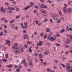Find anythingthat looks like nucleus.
<instances>
[{"label": "nucleus", "instance_id": "1", "mask_svg": "<svg viewBox=\"0 0 72 72\" xmlns=\"http://www.w3.org/2000/svg\"><path fill=\"white\" fill-rule=\"evenodd\" d=\"M31 4L30 6H27V7H26L25 8L23 9V10H25V11H26L27 10V9H29L30 7H32V6L34 5V4L32 2H31Z\"/></svg>", "mask_w": 72, "mask_h": 72}, {"label": "nucleus", "instance_id": "2", "mask_svg": "<svg viewBox=\"0 0 72 72\" xmlns=\"http://www.w3.org/2000/svg\"><path fill=\"white\" fill-rule=\"evenodd\" d=\"M13 49H16V52L17 53H19V50L18 49V47H17V46L13 47Z\"/></svg>", "mask_w": 72, "mask_h": 72}, {"label": "nucleus", "instance_id": "3", "mask_svg": "<svg viewBox=\"0 0 72 72\" xmlns=\"http://www.w3.org/2000/svg\"><path fill=\"white\" fill-rule=\"evenodd\" d=\"M41 8H42L43 9H45V8H47V6L44 4H42L41 5Z\"/></svg>", "mask_w": 72, "mask_h": 72}, {"label": "nucleus", "instance_id": "4", "mask_svg": "<svg viewBox=\"0 0 72 72\" xmlns=\"http://www.w3.org/2000/svg\"><path fill=\"white\" fill-rule=\"evenodd\" d=\"M39 43H38L37 44V46H40L42 45V42L39 41Z\"/></svg>", "mask_w": 72, "mask_h": 72}, {"label": "nucleus", "instance_id": "5", "mask_svg": "<svg viewBox=\"0 0 72 72\" xmlns=\"http://www.w3.org/2000/svg\"><path fill=\"white\" fill-rule=\"evenodd\" d=\"M72 68L70 67V66H68L66 68V69L67 71H68V70H70L71 69H72Z\"/></svg>", "mask_w": 72, "mask_h": 72}, {"label": "nucleus", "instance_id": "6", "mask_svg": "<svg viewBox=\"0 0 72 72\" xmlns=\"http://www.w3.org/2000/svg\"><path fill=\"white\" fill-rule=\"evenodd\" d=\"M6 44L8 45L9 46H10V41L8 40H7L6 41Z\"/></svg>", "mask_w": 72, "mask_h": 72}, {"label": "nucleus", "instance_id": "7", "mask_svg": "<svg viewBox=\"0 0 72 72\" xmlns=\"http://www.w3.org/2000/svg\"><path fill=\"white\" fill-rule=\"evenodd\" d=\"M53 18L54 19H56L57 18V15H53Z\"/></svg>", "mask_w": 72, "mask_h": 72}, {"label": "nucleus", "instance_id": "8", "mask_svg": "<svg viewBox=\"0 0 72 72\" xmlns=\"http://www.w3.org/2000/svg\"><path fill=\"white\" fill-rule=\"evenodd\" d=\"M72 8H68L67 9V11L68 13H70L71 12H72Z\"/></svg>", "mask_w": 72, "mask_h": 72}, {"label": "nucleus", "instance_id": "9", "mask_svg": "<svg viewBox=\"0 0 72 72\" xmlns=\"http://www.w3.org/2000/svg\"><path fill=\"white\" fill-rule=\"evenodd\" d=\"M56 39V38L55 39L54 38L52 37H51V41H54V40H55Z\"/></svg>", "mask_w": 72, "mask_h": 72}, {"label": "nucleus", "instance_id": "10", "mask_svg": "<svg viewBox=\"0 0 72 72\" xmlns=\"http://www.w3.org/2000/svg\"><path fill=\"white\" fill-rule=\"evenodd\" d=\"M39 58H41L42 57V54L41 53H40L38 55Z\"/></svg>", "mask_w": 72, "mask_h": 72}, {"label": "nucleus", "instance_id": "11", "mask_svg": "<svg viewBox=\"0 0 72 72\" xmlns=\"http://www.w3.org/2000/svg\"><path fill=\"white\" fill-rule=\"evenodd\" d=\"M28 36V35H24V39H26V38H27Z\"/></svg>", "mask_w": 72, "mask_h": 72}, {"label": "nucleus", "instance_id": "12", "mask_svg": "<svg viewBox=\"0 0 72 72\" xmlns=\"http://www.w3.org/2000/svg\"><path fill=\"white\" fill-rule=\"evenodd\" d=\"M29 65L30 66V67H32V62L31 61H29Z\"/></svg>", "mask_w": 72, "mask_h": 72}, {"label": "nucleus", "instance_id": "13", "mask_svg": "<svg viewBox=\"0 0 72 72\" xmlns=\"http://www.w3.org/2000/svg\"><path fill=\"white\" fill-rule=\"evenodd\" d=\"M24 28H27V23L25 22L24 23Z\"/></svg>", "mask_w": 72, "mask_h": 72}, {"label": "nucleus", "instance_id": "14", "mask_svg": "<svg viewBox=\"0 0 72 72\" xmlns=\"http://www.w3.org/2000/svg\"><path fill=\"white\" fill-rule=\"evenodd\" d=\"M2 60L4 62H6V61H7V60H8L7 59L5 60V58H3L2 59Z\"/></svg>", "mask_w": 72, "mask_h": 72}, {"label": "nucleus", "instance_id": "15", "mask_svg": "<svg viewBox=\"0 0 72 72\" xmlns=\"http://www.w3.org/2000/svg\"><path fill=\"white\" fill-rule=\"evenodd\" d=\"M41 11L42 13H45L46 12V11L43 9L41 10Z\"/></svg>", "mask_w": 72, "mask_h": 72}, {"label": "nucleus", "instance_id": "16", "mask_svg": "<svg viewBox=\"0 0 72 72\" xmlns=\"http://www.w3.org/2000/svg\"><path fill=\"white\" fill-rule=\"evenodd\" d=\"M64 43L65 44H67V45H68V44L69 43V42H68V41H67V40H66V41L64 42Z\"/></svg>", "mask_w": 72, "mask_h": 72}, {"label": "nucleus", "instance_id": "17", "mask_svg": "<svg viewBox=\"0 0 72 72\" xmlns=\"http://www.w3.org/2000/svg\"><path fill=\"white\" fill-rule=\"evenodd\" d=\"M12 67V65H9L7 66V67H8V68H11Z\"/></svg>", "mask_w": 72, "mask_h": 72}, {"label": "nucleus", "instance_id": "18", "mask_svg": "<svg viewBox=\"0 0 72 72\" xmlns=\"http://www.w3.org/2000/svg\"><path fill=\"white\" fill-rule=\"evenodd\" d=\"M64 29L63 28L62 30H61L60 31V32H61V33H63V32H64Z\"/></svg>", "mask_w": 72, "mask_h": 72}, {"label": "nucleus", "instance_id": "19", "mask_svg": "<svg viewBox=\"0 0 72 72\" xmlns=\"http://www.w3.org/2000/svg\"><path fill=\"white\" fill-rule=\"evenodd\" d=\"M44 66H47V65H48V63H47L45 62H44Z\"/></svg>", "mask_w": 72, "mask_h": 72}, {"label": "nucleus", "instance_id": "20", "mask_svg": "<svg viewBox=\"0 0 72 72\" xmlns=\"http://www.w3.org/2000/svg\"><path fill=\"white\" fill-rule=\"evenodd\" d=\"M50 43H49L48 42H46V45H48V46H50Z\"/></svg>", "mask_w": 72, "mask_h": 72}, {"label": "nucleus", "instance_id": "21", "mask_svg": "<svg viewBox=\"0 0 72 72\" xmlns=\"http://www.w3.org/2000/svg\"><path fill=\"white\" fill-rule=\"evenodd\" d=\"M18 45V43H16L14 44V46H13L12 47V49H13V47H15V46H17Z\"/></svg>", "mask_w": 72, "mask_h": 72}, {"label": "nucleus", "instance_id": "22", "mask_svg": "<svg viewBox=\"0 0 72 72\" xmlns=\"http://www.w3.org/2000/svg\"><path fill=\"white\" fill-rule=\"evenodd\" d=\"M14 26H15L14 24H13L11 25L10 27L12 28H13V27H14Z\"/></svg>", "mask_w": 72, "mask_h": 72}, {"label": "nucleus", "instance_id": "23", "mask_svg": "<svg viewBox=\"0 0 72 72\" xmlns=\"http://www.w3.org/2000/svg\"><path fill=\"white\" fill-rule=\"evenodd\" d=\"M59 10H58V13H59L60 15H61V16H62V13H61V12H60V11H59Z\"/></svg>", "mask_w": 72, "mask_h": 72}, {"label": "nucleus", "instance_id": "24", "mask_svg": "<svg viewBox=\"0 0 72 72\" xmlns=\"http://www.w3.org/2000/svg\"><path fill=\"white\" fill-rule=\"evenodd\" d=\"M71 25H68L67 27L69 28H71Z\"/></svg>", "mask_w": 72, "mask_h": 72}, {"label": "nucleus", "instance_id": "25", "mask_svg": "<svg viewBox=\"0 0 72 72\" xmlns=\"http://www.w3.org/2000/svg\"><path fill=\"white\" fill-rule=\"evenodd\" d=\"M44 54L46 55L48 54H49V51H47L44 52Z\"/></svg>", "mask_w": 72, "mask_h": 72}, {"label": "nucleus", "instance_id": "26", "mask_svg": "<svg viewBox=\"0 0 72 72\" xmlns=\"http://www.w3.org/2000/svg\"><path fill=\"white\" fill-rule=\"evenodd\" d=\"M40 60L41 61L42 64L43 63V59L42 58H40Z\"/></svg>", "mask_w": 72, "mask_h": 72}, {"label": "nucleus", "instance_id": "27", "mask_svg": "<svg viewBox=\"0 0 72 72\" xmlns=\"http://www.w3.org/2000/svg\"><path fill=\"white\" fill-rule=\"evenodd\" d=\"M10 10H14V7H11L10 8Z\"/></svg>", "mask_w": 72, "mask_h": 72}, {"label": "nucleus", "instance_id": "28", "mask_svg": "<svg viewBox=\"0 0 72 72\" xmlns=\"http://www.w3.org/2000/svg\"><path fill=\"white\" fill-rule=\"evenodd\" d=\"M46 32H49V28H47L46 29Z\"/></svg>", "mask_w": 72, "mask_h": 72}, {"label": "nucleus", "instance_id": "29", "mask_svg": "<svg viewBox=\"0 0 72 72\" xmlns=\"http://www.w3.org/2000/svg\"><path fill=\"white\" fill-rule=\"evenodd\" d=\"M0 54L1 56H3V55H4V53H3L1 52H0Z\"/></svg>", "mask_w": 72, "mask_h": 72}, {"label": "nucleus", "instance_id": "30", "mask_svg": "<svg viewBox=\"0 0 72 72\" xmlns=\"http://www.w3.org/2000/svg\"><path fill=\"white\" fill-rule=\"evenodd\" d=\"M0 36H3V32H1L0 33Z\"/></svg>", "mask_w": 72, "mask_h": 72}, {"label": "nucleus", "instance_id": "31", "mask_svg": "<svg viewBox=\"0 0 72 72\" xmlns=\"http://www.w3.org/2000/svg\"><path fill=\"white\" fill-rule=\"evenodd\" d=\"M47 71H48V72H51V70L50 69H47L46 70Z\"/></svg>", "mask_w": 72, "mask_h": 72}, {"label": "nucleus", "instance_id": "32", "mask_svg": "<svg viewBox=\"0 0 72 72\" xmlns=\"http://www.w3.org/2000/svg\"><path fill=\"white\" fill-rule=\"evenodd\" d=\"M29 50L30 52H32V50H31V48H29Z\"/></svg>", "mask_w": 72, "mask_h": 72}, {"label": "nucleus", "instance_id": "33", "mask_svg": "<svg viewBox=\"0 0 72 72\" xmlns=\"http://www.w3.org/2000/svg\"><path fill=\"white\" fill-rule=\"evenodd\" d=\"M21 49H24V47L23 46H20Z\"/></svg>", "mask_w": 72, "mask_h": 72}, {"label": "nucleus", "instance_id": "34", "mask_svg": "<svg viewBox=\"0 0 72 72\" xmlns=\"http://www.w3.org/2000/svg\"><path fill=\"white\" fill-rule=\"evenodd\" d=\"M14 22V20L11 21L10 22V23H11H11H13V22Z\"/></svg>", "mask_w": 72, "mask_h": 72}, {"label": "nucleus", "instance_id": "35", "mask_svg": "<svg viewBox=\"0 0 72 72\" xmlns=\"http://www.w3.org/2000/svg\"><path fill=\"white\" fill-rule=\"evenodd\" d=\"M5 57L6 58H8V54H6L5 55Z\"/></svg>", "mask_w": 72, "mask_h": 72}, {"label": "nucleus", "instance_id": "36", "mask_svg": "<svg viewBox=\"0 0 72 72\" xmlns=\"http://www.w3.org/2000/svg\"><path fill=\"white\" fill-rule=\"evenodd\" d=\"M40 35L41 36H42L44 35V33H41L40 34Z\"/></svg>", "mask_w": 72, "mask_h": 72}, {"label": "nucleus", "instance_id": "37", "mask_svg": "<svg viewBox=\"0 0 72 72\" xmlns=\"http://www.w3.org/2000/svg\"><path fill=\"white\" fill-rule=\"evenodd\" d=\"M57 23H59L60 22V21L59 20H58L57 21Z\"/></svg>", "mask_w": 72, "mask_h": 72}, {"label": "nucleus", "instance_id": "38", "mask_svg": "<svg viewBox=\"0 0 72 72\" xmlns=\"http://www.w3.org/2000/svg\"><path fill=\"white\" fill-rule=\"evenodd\" d=\"M1 12H3V10H4V8H3V7H2L1 8Z\"/></svg>", "mask_w": 72, "mask_h": 72}, {"label": "nucleus", "instance_id": "39", "mask_svg": "<svg viewBox=\"0 0 72 72\" xmlns=\"http://www.w3.org/2000/svg\"><path fill=\"white\" fill-rule=\"evenodd\" d=\"M31 44V42H29V41H28L27 42V44Z\"/></svg>", "mask_w": 72, "mask_h": 72}, {"label": "nucleus", "instance_id": "40", "mask_svg": "<svg viewBox=\"0 0 72 72\" xmlns=\"http://www.w3.org/2000/svg\"><path fill=\"white\" fill-rule=\"evenodd\" d=\"M44 17H46V15H47V14L46 13H44Z\"/></svg>", "mask_w": 72, "mask_h": 72}, {"label": "nucleus", "instance_id": "41", "mask_svg": "<svg viewBox=\"0 0 72 72\" xmlns=\"http://www.w3.org/2000/svg\"><path fill=\"white\" fill-rule=\"evenodd\" d=\"M69 28H68V27H67L66 28V31H69Z\"/></svg>", "mask_w": 72, "mask_h": 72}, {"label": "nucleus", "instance_id": "42", "mask_svg": "<svg viewBox=\"0 0 72 72\" xmlns=\"http://www.w3.org/2000/svg\"><path fill=\"white\" fill-rule=\"evenodd\" d=\"M51 37H48V40H51Z\"/></svg>", "mask_w": 72, "mask_h": 72}, {"label": "nucleus", "instance_id": "43", "mask_svg": "<svg viewBox=\"0 0 72 72\" xmlns=\"http://www.w3.org/2000/svg\"><path fill=\"white\" fill-rule=\"evenodd\" d=\"M68 37H70V38H71V37H72V35H68Z\"/></svg>", "mask_w": 72, "mask_h": 72}, {"label": "nucleus", "instance_id": "44", "mask_svg": "<svg viewBox=\"0 0 72 72\" xmlns=\"http://www.w3.org/2000/svg\"><path fill=\"white\" fill-rule=\"evenodd\" d=\"M16 11H18V12H19V8H17L16 9Z\"/></svg>", "mask_w": 72, "mask_h": 72}, {"label": "nucleus", "instance_id": "45", "mask_svg": "<svg viewBox=\"0 0 72 72\" xmlns=\"http://www.w3.org/2000/svg\"><path fill=\"white\" fill-rule=\"evenodd\" d=\"M50 21L51 23H53V20H52V19H50Z\"/></svg>", "mask_w": 72, "mask_h": 72}, {"label": "nucleus", "instance_id": "46", "mask_svg": "<svg viewBox=\"0 0 72 72\" xmlns=\"http://www.w3.org/2000/svg\"><path fill=\"white\" fill-rule=\"evenodd\" d=\"M16 71L17 72H19V71H20V70L19 69H17L16 70Z\"/></svg>", "mask_w": 72, "mask_h": 72}, {"label": "nucleus", "instance_id": "47", "mask_svg": "<svg viewBox=\"0 0 72 72\" xmlns=\"http://www.w3.org/2000/svg\"><path fill=\"white\" fill-rule=\"evenodd\" d=\"M1 21H3V20H5V19L4 18H2L1 19Z\"/></svg>", "mask_w": 72, "mask_h": 72}, {"label": "nucleus", "instance_id": "48", "mask_svg": "<svg viewBox=\"0 0 72 72\" xmlns=\"http://www.w3.org/2000/svg\"><path fill=\"white\" fill-rule=\"evenodd\" d=\"M44 21L45 22H47L48 21V19H46V18H45L44 19Z\"/></svg>", "mask_w": 72, "mask_h": 72}, {"label": "nucleus", "instance_id": "49", "mask_svg": "<svg viewBox=\"0 0 72 72\" xmlns=\"http://www.w3.org/2000/svg\"><path fill=\"white\" fill-rule=\"evenodd\" d=\"M27 65V63L25 62V63L24 64V66H26V65Z\"/></svg>", "mask_w": 72, "mask_h": 72}, {"label": "nucleus", "instance_id": "50", "mask_svg": "<svg viewBox=\"0 0 72 72\" xmlns=\"http://www.w3.org/2000/svg\"><path fill=\"white\" fill-rule=\"evenodd\" d=\"M4 32H5V33H7V31L5 30H4Z\"/></svg>", "mask_w": 72, "mask_h": 72}, {"label": "nucleus", "instance_id": "51", "mask_svg": "<svg viewBox=\"0 0 72 72\" xmlns=\"http://www.w3.org/2000/svg\"><path fill=\"white\" fill-rule=\"evenodd\" d=\"M37 52H36L35 53V57H37Z\"/></svg>", "mask_w": 72, "mask_h": 72}, {"label": "nucleus", "instance_id": "52", "mask_svg": "<svg viewBox=\"0 0 72 72\" xmlns=\"http://www.w3.org/2000/svg\"><path fill=\"white\" fill-rule=\"evenodd\" d=\"M20 24L21 27H23V24L22 23H21Z\"/></svg>", "mask_w": 72, "mask_h": 72}, {"label": "nucleus", "instance_id": "53", "mask_svg": "<svg viewBox=\"0 0 72 72\" xmlns=\"http://www.w3.org/2000/svg\"><path fill=\"white\" fill-rule=\"evenodd\" d=\"M35 62H37L39 61L37 59V58H36L35 59Z\"/></svg>", "mask_w": 72, "mask_h": 72}, {"label": "nucleus", "instance_id": "54", "mask_svg": "<svg viewBox=\"0 0 72 72\" xmlns=\"http://www.w3.org/2000/svg\"><path fill=\"white\" fill-rule=\"evenodd\" d=\"M5 4L6 5H8V2H6L5 3Z\"/></svg>", "mask_w": 72, "mask_h": 72}, {"label": "nucleus", "instance_id": "55", "mask_svg": "<svg viewBox=\"0 0 72 72\" xmlns=\"http://www.w3.org/2000/svg\"><path fill=\"white\" fill-rule=\"evenodd\" d=\"M24 46L26 48H27V45H24Z\"/></svg>", "mask_w": 72, "mask_h": 72}, {"label": "nucleus", "instance_id": "56", "mask_svg": "<svg viewBox=\"0 0 72 72\" xmlns=\"http://www.w3.org/2000/svg\"><path fill=\"white\" fill-rule=\"evenodd\" d=\"M61 65L62 67H65V65L64 64H62Z\"/></svg>", "mask_w": 72, "mask_h": 72}, {"label": "nucleus", "instance_id": "57", "mask_svg": "<svg viewBox=\"0 0 72 72\" xmlns=\"http://www.w3.org/2000/svg\"><path fill=\"white\" fill-rule=\"evenodd\" d=\"M26 17H28V14H26Z\"/></svg>", "mask_w": 72, "mask_h": 72}, {"label": "nucleus", "instance_id": "58", "mask_svg": "<svg viewBox=\"0 0 72 72\" xmlns=\"http://www.w3.org/2000/svg\"><path fill=\"white\" fill-rule=\"evenodd\" d=\"M46 35H44L43 39H46Z\"/></svg>", "mask_w": 72, "mask_h": 72}, {"label": "nucleus", "instance_id": "59", "mask_svg": "<svg viewBox=\"0 0 72 72\" xmlns=\"http://www.w3.org/2000/svg\"><path fill=\"white\" fill-rule=\"evenodd\" d=\"M56 36L58 37H59L60 36V35L57 34H56Z\"/></svg>", "mask_w": 72, "mask_h": 72}, {"label": "nucleus", "instance_id": "60", "mask_svg": "<svg viewBox=\"0 0 72 72\" xmlns=\"http://www.w3.org/2000/svg\"><path fill=\"white\" fill-rule=\"evenodd\" d=\"M23 33H26V31L24 30H23Z\"/></svg>", "mask_w": 72, "mask_h": 72}, {"label": "nucleus", "instance_id": "61", "mask_svg": "<svg viewBox=\"0 0 72 72\" xmlns=\"http://www.w3.org/2000/svg\"><path fill=\"white\" fill-rule=\"evenodd\" d=\"M48 3H51V1H50V0H48Z\"/></svg>", "mask_w": 72, "mask_h": 72}, {"label": "nucleus", "instance_id": "62", "mask_svg": "<svg viewBox=\"0 0 72 72\" xmlns=\"http://www.w3.org/2000/svg\"><path fill=\"white\" fill-rule=\"evenodd\" d=\"M19 16H18L16 17V19H18L19 18Z\"/></svg>", "mask_w": 72, "mask_h": 72}, {"label": "nucleus", "instance_id": "63", "mask_svg": "<svg viewBox=\"0 0 72 72\" xmlns=\"http://www.w3.org/2000/svg\"><path fill=\"white\" fill-rule=\"evenodd\" d=\"M69 30L70 31H72V29L71 28H69Z\"/></svg>", "mask_w": 72, "mask_h": 72}, {"label": "nucleus", "instance_id": "64", "mask_svg": "<svg viewBox=\"0 0 72 72\" xmlns=\"http://www.w3.org/2000/svg\"><path fill=\"white\" fill-rule=\"evenodd\" d=\"M70 72H72V68L70 69Z\"/></svg>", "mask_w": 72, "mask_h": 72}]
</instances>
